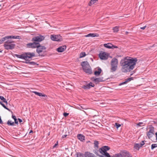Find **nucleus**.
Instances as JSON below:
<instances>
[{
	"label": "nucleus",
	"instance_id": "42",
	"mask_svg": "<svg viewBox=\"0 0 157 157\" xmlns=\"http://www.w3.org/2000/svg\"><path fill=\"white\" fill-rule=\"evenodd\" d=\"M12 118L13 119H14V120H15V119H17V118H16V117L15 115H13V114L12 115Z\"/></svg>",
	"mask_w": 157,
	"mask_h": 157
},
{
	"label": "nucleus",
	"instance_id": "24",
	"mask_svg": "<svg viewBox=\"0 0 157 157\" xmlns=\"http://www.w3.org/2000/svg\"><path fill=\"white\" fill-rule=\"evenodd\" d=\"M111 45H112V44L111 43H107V44H104V46L108 48L109 49H111L112 47Z\"/></svg>",
	"mask_w": 157,
	"mask_h": 157
},
{
	"label": "nucleus",
	"instance_id": "13",
	"mask_svg": "<svg viewBox=\"0 0 157 157\" xmlns=\"http://www.w3.org/2000/svg\"><path fill=\"white\" fill-rule=\"evenodd\" d=\"M66 46H60L57 49V51L59 52H62L66 49Z\"/></svg>",
	"mask_w": 157,
	"mask_h": 157
},
{
	"label": "nucleus",
	"instance_id": "53",
	"mask_svg": "<svg viewBox=\"0 0 157 157\" xmlns=\"http://www.w3.org/2000/svg\"><path fill=\"white\" fill-rule=\"evenodd\" d=\"M155 135H156V140H157V132L155 133Z\"/></svg>",
	"mask_w": 157,
	"mask_h": 157
},
{
	"label": "nucleus",
	"instance_id": "44",
	"mask_svg": "<svg viewBox=\"0 0 157 157\" xmlns=\"http://www.w3.org/2000/svg\"><path fill=\"white\" fill-rule=\"evenodd\" d=\"M64 116L65 117L69 115V113H64L63 114Z\"/></svg>",
	"mask_w": 157,
	"mask_h": 157
},
{
	"label": "nucleus",
	"instance_id": "43",
	"mask_svg": "<svg viewBox=\"0 0 157 157\" xmlns=\"http://www.w3.org/2000/svg\"><path fill=\"white\" fill-rule=\"evenodd\" d=\"M145 144L144 142V141H142L141 143H140V144L141 145V146L142 147V146H143Z\"/></svg>",
	"mask_w": 157,
	"mask_h": 157
},
{
	"label": "nucleus",
	"instance_id": "48",
	"mask_svg": "<svg viewBox=\"0 0 157 157\" xmlns=\"http://www.w3.org/2000/svg\"><path fill=\"white\" fill-rule=\"evenodd\" d=\"M18 121L20 123L23 121L21 119H20V118H18Z\"/></svg>",
	"mask_w": 157,
	"mask_h": 157
},
{
	"label": "nucleus",
	"instance_id": "23",
	"mask_svg": "<svg viewBox=\"0 0 157 157\" xmlns=\"http://www.w3.org/2000/svg\"><path fill=\"white\" fill-rule=\"evenodd\" d=\"M141 147V145L140 144V143L136 144L134 146V149L137 150H139L140 148Z\"/></svg>",
	"mask_w": 157,
	"mask_h": 157
},
{
	"label": "nucleus",
	"instance_id": "36",
	"mask_svg": "<svg viewBox=\"0 0 157 157\" xmlns=\"http://www.w3.org/2000/svg\"><path fill=\"white\" fill-rule=\"evenodd\" d=\"M157 147V144H153L151 145V149L152 150L153 149Z\"/></svg>",
	"mask_w": 157,
	"mask_h": 157
},
{
	"label": "nucleus",
	"instance_id": "55",
	"mask_svg": "<svg viewBox=\"0 0 157 157\" xmlns=\"http://www.w3.org/2000/svg\"><path fill=\"white\" fill-rule=\"evenodd\" d=\"M2 51L0 50V52H2Z\"/></svg>",
	"mask_w": 157,
	"mask_h": 157
},
{
	"label": "nucleus",
	"instance_id": "7",
	"mask_svg": "<svg viewBox=\"0 0 157 157\" xmlns=\"http://www.w3.org/2000/svg\"><path fill=\"white\" fill-rule=\"evenodd\" d=\"M154 133V128L152 125L149 126V130L147 133V135L149 139L151 138Z\"/></svg>",
	"mask_w": 157,
	"mask_h": 157
},
{
	"label": "nucleus",
	"instance_id": "51",
	"mask_svg": "<svg viewBox=\"0 0 157 157\" xmlns=\"http://www.w3.org/2000/svg\"><path fill=\"white\" fill-rule=\"evenodd\" d=\"M3 123V122L1 119V117L0 116V124H2Z\"/></svg>",
	"mask_w": 157,
	"mask_h": 157
},
{
	"label": "nucleus",
	"instance_id": "28",
	"mask_svg": "<svg viewBox=\"0 0 157 157\" xmlns=\"http://www.w3.org/2000/svg\"><path fill=\"white\" fill-rule=\"evenodd\" d=\"M7 40V38L6 36H5L2 38L1 40H0V44H2L4 41Z\"/></svg>",
	"mask_w": 157,
	"mask_h": 157
},
{
	"label": "nucleus",
	"instance_id": "1",
	"mask_svg": "<svg viewBox=\"0 0 157 157\" xmlns=\"http://www.w3.org/2000/svg\"><path fill=\"white\" fill-rule=\"evenodd\" d=\"M137 61L136 58L128 56L122 59L120 62L122 72L124 73L130 72L135 68Z\"/></svg>",
	"mask_w": 157,
	"mask_h": 157
},
{
	"label": "nucleus",
	"instance_id": "9",
	"mask_svg": "<svg viewBox=\"0 0 157 157\" xmlns=\"http://www.w3.org/2000/svg\"><path fill=\"white\" fill-rule=\"evenodd\" d=\"M25 56L26 57L25 59L26 61L28 60H31L32 57L35 56V54L34 52H25Z\"/></svg>",
	"mask_w": 157,
	"mask_h": 157
},
{
	"label": "nucleus",
	"instance_id": "50",
	"mask_svg": "<svg viewBox=\"0 0 157 157\" xmlns=\"http://www.w3.org/2000/svg\"><path fill=\"white\" fill-rule=\"evenodd\" d=\"M146 26H145L144 27H141L140 28V29H145V28H146Z\"/></svg>",
	"mask_w": 157,
	"mask_h": 157
},
{
	"label": "nucleus",
	"instance_id": "46",
	"mask_svg": "<svg viewBox=\"0 0 157 157\" xmlns=\"http://www.w3.org/2000/svg\"><path fill=\"white\" fill-rule=\"evenodd\" d=\"M14 121V123H15L16 124L18 125V121L17 119H15Z\"/></svg>",
	"mask_w": 157,
	"mask_h": 157
},
{
	"label": "nucleus",
	"instance_id": "4",
	"mask_svg": "<svg viewBox=\"0 0 157 157\" xmlns=\"http://www.w3.org/2000/svg\"><path fill=\"white\" fill-rule=\"evenodd\" d=\"M81 65L84 71L86 73L90 74H92V70L90 65L87 61H83L81 63Z\"/></svg>",
	"mask_w": 157,
	"mask_h": 157
},
{
	"label": "nucleus",
	"instance_id": "29",
	"mask_svg": "<svg viewBox=\"0 0 157 157\" xmlns=\"http://www.w3.org/2000/svg\"><path fill=\"white\" fill-rule=\"evenodd\" d=\"M0 104L6 109H7L9 111H11L10 109H8L6 106L1 101H0Z\"/></svg>",
	"mask_w": 157,
	"mask_h": 157
},
{
	"label": "nucleus",
	"instance_id": "32",
	"mask_svg": "<svg viewBox=\"0 0 157 157\" xmlns=\"http://www.w3.org/2000/svg\"><path fill=\"white\" fill-rule=\"evenodd\" d=\"M82 88L85 90L90 89V87L88 84L85 85H84L82 87Z\"/></svg>",
	"mask_w": 157,
	"mask_h": 157
},
{
	"label": "nucleus",
	"instance_id": "3",
	"mask_svg": "<svg viewBox=\"0 0 157 157\" xmlns=\"http://www.w3.org/2000/svg\"><path fill=\"white\" fill-rule=\"evenodd\" d=\"M108 146H104L99 148L98 150L94 151V153L99 157H111L110 155L107 152V151L110 149Z\"/></svg>",
	"mask_w": 157,
	"mask_h": 157
},
{
	"label": "nucleus",
	"instance_id": "52",
	"mask_svg": "<svg viewBox=\"0 0 157 157\" xmlns=\"http://www.w3.org/2000/svg\"><path fill=\"white\" fill-rule=\"evenodd\" d=\"M4 102L6 104V105H7L8 102H7V101H6H6L5 102V101Z\"/></svg>",
	"mask_w": 157,
	"mask_h": 157
},
{
	"label": "nucleus",
	"instance_id": "41",
	"mask_svg": "<svg viewBox=\"0 0 157 157\" xmlns=\"http://www.w3.org/2000/svg\"><path fill=\"white\" fill-rule=\"evenodd\" d=\"M115 125H116V127L117 128H119L121 126L120 124L118 123H115Z\"/></svg>",
	"mask_w": 157,
	"mask_h": 157
},
{
	"label": "nucleus",
	"instance_id": "2",
	"mask_svg": "<svg viewBox=\"0 0 157 157\" xmlns=\"http://www.w3.org/2000/svg\"><path fill=\"white\" fill-rule=\"evenodd\" d=\"M45 37L41 35H40L38 36L33 37L32 41L34 42L33 43H28L26 44V47L29 48H36L37 45H39V42L44 40Z\"/></svg>",
	"mask_w": 157,
	"mask_h": 157
},
{
	"label": "nucleus",
	"instance_id": "25",
	"mask_svg": "<svg viewBox=\"0 0 157 157\" xmlns=\"http://www.w3.org/2000/svg\"><path fill=\"white\" fill-rule=\"evenodd\" d=\"M76 155V157H85V154H84L83 153L81 152H77Z\"/></svg>",
	"mask_w": 157,
	"mask_h": 157
},
{
	"label": "nucleus",
	"instance_id": "21",
	"mask_svg": "<svg viewBox=\"0 0 157 157\" xmlns=\"http://www.w3.org/2000/svg\"><path fill=\"white\" fill-rule=\"evenodd\" d=\"M98 71H94V74L96 76H98L102 71L101 69L100 68H99L98 69Z\"/></svg>",
	"mask_w": 157,
	"mask_h": 157
},
{
	"label": "nucleus",
	"instance_id": "19",
	"mask_svg": "<svg viewBox=\"0 0 157 157\" xmlns=\"http://www.w3.org/2000/svg\"><path fill=\"white\" fill-rule=\"evenodd\" d=\"M15 56L18 58L24 59L25 60V58H26V57L25 56V53L24 54L21 55L16 54Z\"/></svg>",
	"mask_w": 157,
	"mask_h": 157
},
{
	"label": "nucleus",
	"instance_id": "15",
	"mask_svg": "<svg viewBox=\"0 0 157 157\" xmlns=\"http://www.w3.org/2000/svg\"><path fill=\"white\" fill-rule=\"evenodd\" d=\"M99 35L96 33H89L87 35L85 36L86 37H98Z\"/></svg>",
	"mask_w": 157,
	"mask_h": 157
},
{
	"label": "nucleus",
	"instance_id": "18",
	"mask_svg": "<svg viewBox=\"0 0 157 157\" xmlns=\"http://www.w3.org/2000/svg\"><path fill=\"white\" fill-rule=\"evenodd\" d=\"M7 40L9 39H21V36H6Z\"/></svg>",
	"mask_w": 157,
	"mask_h": 157
},
{
	"label": "nucleus",
	"instance_id": "40",
	"mask_svg": "<svg viewBox=\"0 0 157 157\" xmlns=\"http://www.w3.org/2000/svg\"><path fill=\"white\" fill-rule=\"evenodd\" d=\"M133 78L132 77H130V78H128L127 79H126V80L127 82L131 81V80H133Z\"/></svg>",
	"mask_w": 157,
	"mask_h": 157
},
{
	"label": "nucleus",
	"instance_id": "16",
	"mask_svg": "<svg viewBox=\"0 0 157 157\" xmlns=\"http://www.w3.org/2000/svg\"><path fill=\"white\" fill-rule=\"evenodd\" d=\"M78 139L81 141H83L85 140V136L82 134H78L77 136Z\"/></svg>",
	"mask_w": 157,
	"mask_h": 157
},
{
	"label": "nucleus",
	"instance_id": "30",
	"mask_svg": "<svg viewBox=\"0 0 157 157\" xmlns=\"http://www.w3.org/2000/svg\"><path fill=\"white\" fill-rule=\"evenodd\" d=\"M98 144L99 143L98 141L96 140L94 141V147H96L97 148H98Z\"/></svg>",
	"mask_w": 157,
	"mask_h": 157
},
{
	"label": "nucleus",
	"instance_id": "39",
	"mask_svg": "<svg viewBox=\"0 0 157 157\" xmlns=\"http://www.w3.org/2000/svg\"><path fill=\"white\" fill-rule=\"evenodd\" d=\"M127 83V82L126 81V80L124 81V82H122L121 83H120L119 84V86H121L122 85H123V84H126Z\"/></svg>",
	"mask_w": 157,
	"mask_h": 157
},
{
	"label": "nucleus",
	"instance_id": "34",
	"mask_svg": "<svg viewBox=\"0 0 157 157\" xmlns=\"http://www.w3.org/2000/svg\"><path fill=\"white\" fill-rule=\"evenodd\" d=\"M112 157H122V155L121 154H116L113 156Z\"/></svg>",
	"mask_w": 157,
	"mask_h": 157
},
{
	"label": "nucleus",
	"instance_id": "10",
	"mask_svg": "<svg viewBox=\"0 0 157 157\" xmlns=\"http://www.w3.org/2000/svg\"><path fill=\"white\" fill-rule=\"evenodd\" d=\"M52 40L55 41H61L62 40V37L60 35H52L51 36Z\"/></svg>",
	"mask_w": 157,
	"mask_h": 157
},
{
	"label": "nucleus",
	"instance_id": "12",
	"mask_svg": "<svg viewBox=\"0 0 157 157\" xmlns=\"http://www.w3.org/2000/svg\"><path fill=\"white\" fill-rule=\"evenodd\" d=\"M91 79L96 84L98 83L99 82H102L104 80L103 77H100L98 78H95L94 77L92 78Z\"/></svg>",
	"mask_w": 157,
	"mask_h": 157
},
{
	"label": "nucleus",
	"instance_id": "37",
	"mask_svg": "<svg viewBox=\"0 0 157 157\" xmlns=\"http://www.w3.org/2000/svg\"><path fill=\"white\" fill-rule=\"evenodd\" d=\"M0 99L3 101V102H5L6 99L3 96H0Z\"/></svg>",
	"mask_w": 157,
	"mask_h": 157
},
{
	"label": "nucleus",
	"instance_id": "47",
	"mask_svg": "<svg viewBox=\"0 0 157 157\" xmlns=\"http://www.w3.org/2000/svg\"><path fill=\"white\" fill-rule=\"evenodd\" d=\"M58 142H57L53 146V148L55 147L58 145Z\"/></svg>",
	"mask_w": 157,
	"mask_h": 157
},
{
	"label": "nucleus",
	"instance_id": "31",
	"mask_svg": "<svg viewBox=\"0 0 157 157\" xmlns=\"http://www.w3.org/2000/svg\"><path fill=\"white\" fill-rule=\"evenodd\" d=\"M86 55V53L84 52H82L79 55V58H82L85 57Z\"/></svg>",
	"mask_w": 157,
	"mask_h": 157
},
{
	"label": "nucleus",
	"instance_id": "49",
	"mask_svg": "<svg viewBox=\"0 0 157 157\" xmlns=\"http://www.w3.org/2000/svg\"><path fill=\"white\" fill-rule=\"evenodd\" d=\"M67 135H63L62 136V138H65V137H66V136H67Z\"/></svg>",
	"mask_w": 157,
	"mask_h": 157
},
{
	"label": "nucleus",
	"instance_id": "14",
	"mask_svg": "<svg viewBox=\"0 0 157 157\" xmlns=\"http://www.w3.org/2000/svg\"><path fill=\"white\" fill-rule=\"evenodd\" d=\"M122 157H132V155L129 152L125 151L122 153Z\"/></svg>",
	"mask_w": 157,
	"mask_h": 157
},
{
	"label": "nucleus",
	"instance_id": "8",
	"mask_svg": "<svg viewBox=\"0 0 157 157\" xmlns=\"http://www.w3.org/2000/svg\"><path fill=\"white\" fill-rule=\"evenodd\" d=\"M36 48V52L39 54V56H43V55L41 54L40 53L43 51V50H45L46 48L44 46H41L39 43Z\"/></svg>",
	"mask_w": 157,
	"mask_h": 157
},
{
	"label": "nucleus",
	"instance_id": "6",
	"mask_svg": "<svg viewBox=\"0 0 157 157\" xmlns=\"http://www.w3.org/2000/svg\"><path fill=\"white\" fill-rule=\"evenodd\" d=\"M15 44L14 42L11 40H8L5 42L4 47L7 50H12L15 47Z\"/></svg>",
	"mask_w": 157,
	"mask_h": 157
},
{
	"label": "nucleus",
	"instance_id": "20",
	"mask_svg": "<svg viewBox=\"0 0 157 157\" xmlns=\"http://www.w3.org/2000/svg\"><path fill=\"white\" fill-rule=\"evenodd\" d=\"M33 92L35 94L40 97H46V98L47 97L46 95L44 94H42L41 93H39L36 91H33Z\"/></svg>",
	"mask_w": 157,
	"mask_h": 157
},
{
	"label": "nucleus",
	"instance_id": "27",
	"mask_svg": "<svg viewBox=\"0 0 157 157\" xmlns=\"http://www.w3.org/2000/svg\"><path fill=\"white\" fill-rule=\"evenodd\" d=\"M98 0H91L89 3V6H91L93 4L95 3Z\"/></svg>",
	"mask_w": 157,
	"mask_h": 157
},
{
	"label": "nucleus",
	"instance_id": "38",
	"mask_svg": "<svg viewBox=\"0 0 157 157\" xmlns=\"http://www.w3.org/2000/svg\"><path fill=\"white\" fill-rule=\"evenodd\" d=\"M90 88L91 87H94V85L92 82H90L89 84H88Z\"/></svg>",
	"mask_w": 157,
	"mask_h": 157
},
{
	"label": "nucleus",
	"instance_id": "54",
	"mask_svg": "<svg viewBox=\"0 0 157 157\" xmlns=\"http://www.w3.org/2000/svg\"><path fill=\"white\" fill-rule=\"evenodd\" d=\"M33 132V131L32 130H31L29 132V133H31Z\"/></svg>",
	"mask_w": 157,
	"mask_h": 157
},
{
	"label": "nucleus",
	"instance_id": "22",
	"mask_svg": "<svg viewBox=\"0 0 157 157\" xmlns=\"http://www.w3.org/2000/svg\"><path fill=\"white\" fill-rule=\"evenodd\" d=\"M25 63L26 64H28L31 65H38V64L34 62L29 61H28V60L27 61H25Z\"/></svg>",
	"mask_w": 157,
	"mask_h": 157
},
{
	"label": "nucleus",
	"instance_id": "56",
	"mask_svg": "<svg viewBox=\"0 0 157 157\" xmlns=\"http://www.w3.org/2000/svg\"><path fill=\"white\" fill-rule=\"evenodd\" d=\"M1 6V4H0V7Z\"/></svg>",
	"mask_w": 157,
	"mask_h": 157
},
{
	"label": "nucleus",
	"instance_id": "11",
	"mask_svg": "<svg viewBox=\"0 0 157 157\" xmlns=\"http://www.w3.org/2000/svg\"><path fill=\"white\" fill-rule=\"evenodd\" d=\"M99 56L101 59L103 60H106L108 57V54L104 52L100 53L99 54Z\"/></svg>",
	"mask_w": 157,
	"mask_h": 157
},
{
	"label": "nucleus",
	"instance_id": "35",
	"mask_svg": "<svg viewBox=\"0 0 157 157\" xmlns=\"http://www.w3.org/2000/svg\"><path fill=\"white\" fill-rule=\"evenodd\" d=\"M136 125L137 126H144L143 123L142 122H139V123H137Z\"/></svg>",
	"mask_w": 157,
	"mask_h": 157
},
{
	"label": "nucleus",
	"instance_id": "26",
	"mask_svg": "<svg viewBox=\"0 0 157 157\" xmlns=\"http://www.w3.org/2000/svg\"><path fill=\"white\" fill-rule=\"evenodd\" d=\"M7 124L9 126H13L14 125V122H12L10 120H9L7 122Z\"/></svg>",
	"mask_w": 157,
	"mask_h": 157
},
{
	"label": "nucleus",
	"instance_id": "17",
	"mask_svg": "<svg viewBox=\"0 0 157 157\" xmlns=\"http://www.w3.org/2000/svg\"><path fill=\"white\" fill-rule=\"evenodd\" d=\"M85 157H96L94 154L88 151L85 152Z\"/></svg>",
	"mask_w": 157,
	"mask_h": 157
},
{
	"label": "nucleus",
	"instance_id": "5",
	"mask_svg": "<svg viewBox=\"0 0 157 157\" xmlns=\"http://www.w3.org/2000/svg\"><path fill=\"white\" fill-rule=\"evenodd\" d=\"M118 64V60L117 59L114 58L110 62V70L111 72L115 71L117 69Z\"/></svg>",
	"mask_w": 157,
	"mask_h": 157
},
{
	"label": "nucleus",
	"instance_id": "45",
	"mask_svg": "<svg viewBox=\"0 0 157 157\" xmlns=\"http://www.w3.org/2000/svg\"><path fill=\"white\" fill-rule=\"evenodd\" d=\"M111 47H112V48H112V49H113L114 48H118V47L117 46L113 45L112 44V45H111Z\"/></svg>",
	"mask_w": 157,
	"mask_h": 157
},
{
	"label": "nucleus",
	"instance_id": "33",
	"mask_svg": "<svg viewBox=\"0 0 157 157\" xmlns=\"http://www.w3.org/2000/svg\"><path fill=\"white\" fill-rule=\"evenodd\" d=\"M114 32H117L119 31V28L118 26H116L113 28Z\"/></svg>",
	"mask_w": 157,
	"mask_h": 157
}]
</instances>
